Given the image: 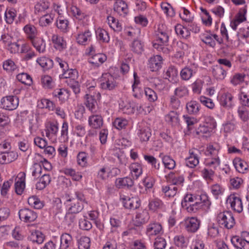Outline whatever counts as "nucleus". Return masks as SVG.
<instances>
[{"mask_svg": "<svg viewBox=\"0 0 249 249\" xmlns=\"http://www.w3.org/2000/svg\"><path fill=\"white\" fill-rule=\"evenodd\" d=\"M211 205V201L206 194L200 195L187 193L181 201V206L188 213H195L200 209L207 211Z\"/></svg>", "mask_w": 249, "mask_h": 249, "instance_id": "f257e3e1", "label": "nucleus"}, {"mask_svg": "<svg viewBox=\"0 0 249 249\" xmlns=\"http://www.w3.org/2000/svg\"><path fill=\"white\" fill-rule=\"evenodd\" d=\"M84 203H87L85 196L79 191L75 192L74 196H68L65 202L68 211L74 213H78L83 210Z\"/></svg>", "mask_w": 249, "mask_h": 249, "instance_id": "f03ea898", "label": "nucleus"}, {"mask_svg": "<svg viewBox=\"0 0 249 249\" xmlns=\"http://www.w3.org/2000/svg\"><path fill=\"white\" fill-rule=\"evenodd\" d=\"M218 224L227 229H232L235 224V220L233 214L230 211H223L219 213L216 217Z\"/></svg>", "mask_w": 249, "mask_h": 249, "instance_id": "7ed1b4c3", "label": "nucleus"}, {"mask_svg": "<svg viewBox=\"0 0 249 249\" xmlns=\"http://www.w3.org/2000/svg\"><path fill=\"white\" fill-rule=\"evenodd\" d=\"M170 31L166 25L160 24L158 26V29L154 34V41L153 43L167 44L169 40Z\"/></svg>", "mask_w": 249, "mask_h": 249, "instance_id": "20e7f679", "label": "nucleus"}, {"mask_svg": "<svg viewBox=\"0 0 249 249\" xmlns=\"http://www.w3.org/2000/svg\"><path fill=\"white\" fill-rule=\"evenodd\" d=\"M117 78L109 73H103L101 78V88L103 89L112 90L118 86Z\"/></svg>", "mask_w": 249, "mask_h": 249, "instance_id": "39448f33", "label": "nucleus"}, {"mask_svg": "<svg viewBox=\"0 0 249 249\" xmlns=\"http://www.w3.org/2000/svg\"><path fill=\"white\" fill-rule=\"evenodd\" d=\"M1 104L3 109L8 110H13L18 107L19 104V100L16 96H7L1 99Z\"/></svg>", "mask_w": 249, "mask_h": 249, "instance_id": "423d86ee", "label": "nucleus"}, {"mask_svg": "<svg viewBox=\"0 0 249 249\" xmlns=\"http://www.w3.org/2000/svg\"><path fill=\"white\" fill-rule=\"evenodd\" d=\"M120 199L124 206L128 209L135 210L140 206V200L136 196L130 197L125 195H121Z\"/></svg>", "mask_w": 249, "mask_h": 249, "instance_id": "0eeeda50", "label": "nucleus"}, {"mask_svg": "<svg viewBox=\"0 0 249 249\" xmlns=\"http://www.w3.org/2000/svg\"><path fill=\"white\" fill-rule=\"evenodd\" d=\"M20 219L26 223H30L35 221L37 217V213L33 210L28 208L20 209L18 212Z\"/></svg>", "mask_w": 249, "mask_h": 249, "instance_id": "6e6552de", "label": "nucleus"}, {"mask_svg": "<svg viewBox=\"0 0 249 249\" xmlns=\"http://www.w3.org/2000/svg\"><path fill=\"white\" fill-rule=\"evenodd\" d=\"M233 99L232 94L228 91L220 93L217 96V100L220 105L227 108H230L233 107Z\"/></svg>", "mask_w": 249, "mask_h": 249, "instance_id": "1a4fd4ad", "label": "nucleus"}, {"mask_svg": "<svg viewBox=\"0 0 249 249\" xmlns=\"http://www.w3.org/2000/svg\"><path fill=\"white\" fill-rule=\"evenodd\" d=\"M227 203L229 204L231 209L235 212L240 213L243 211V204L241 199L236 194L230 195L227 199Z\"/></svg>", "mask_w": 249, "mask_h": 249, "instance_id": "9d476101", "label": "nucleus"}, {"mask_svg": "<svg viewBox=\"0 0 249 249\" xmlns=\"http://www.w3.org/2000/svg\"><path fill=\"white\" fill-rule=\"evenodd\" d=\"M163 233V230L162 226L159 222H151L147 226L146 234L149 237L160 235Z\"/></svg>", "mask_w": 249, "mask_h": 249, "instance_id": "9b49d317", "label": "nucleus"}, {"mask_svg": "<svg viewBox=\"0 0 249 249\" xmlns=\"http://www.w3.org/2000/svg\"><path fill=\"white\" fill-rule=\"evenodd\" d=\"M198 65L195 63L190 64L184 67L180 72V75L182 79L184 80H189L198 70Z\"/></svg>", "mask_w": 249, "mask_h": 249, "instance_id": "f8f14e48", "label": "nucleus"}, {"mask_svg": "<svg viewBox=\"0 0 249 249\" xmlns=\"http://www.w3.org/2000/svg\"><path fill=\"white\" fill-rule=\"evenodd\" d=\"M119 110L124 114H131L134 113V103L130 100L121 99L119 102Z\"/></svg>", "mask_w": 249, "mask_h": 249, "instance_id": "ddd939ff", "label": "nucleus"}, {"mask_svg": "<svg viewBox=\"0 0 249 249\" xmlns=\"http://www.w3.org/2000/svg\"><path fill=\"white\" fill-rule=\"evenodd\" d=\"M198 150H190L189 156L185 159V164L187 166L193 168L196 167L199 162V156Z\"/></svg>", "mask_w": 249, "mask_h": 249, "instance_id": "4468645a", "label": "nucleus"}, {"mask_svg": "<svg viewBox=\"0 0 249 249\" xmlns=\"http://www.w3.org/2000/svg\"><path fill=\"white\" fill-rule=\"evenodd\" d=\"M247 9L245 7L241 8L234 18L231 21L230 26L234 30H236L238 25L246 20Z\"/></svg>", "mask_w": 249, "mask_h": 249, "instance_id": "2eb2a0df", "label": "nucleus"}, {"mask_svg": "<svg viewBox=\"0 0 249 249\" xmlns=\"http://www.w3.org/2000/svg\"><path fill=\"white\" fill-rule=\"evenodd\" d=\"M184 225L187 231L195 232L199 229L200 221L196 217H188L185 220Z\"/></svg>", "mask_w": 249, "mask_h": 249, "instance_id": "dca6fc26", "label": "nucleus"}, {"mask_svg": "<svg viewBox=\"0 0 249 249\" xmlns=\"http://www.w3.org/2000/svg\"><path fill=\"white\" fill-rule=\"evenodd\" d=\"M59 124L57 122H49L46 125V136L49 139L55 140L58 131Z\"/></svg>", "mask_w": 249, "mask_h": 249, "instance_id": "f3484780", "label": "nucleus"}, {"mask_svg": "<svg viewBox=\"0 0 249 249\" xmlns=\"http://www.w3.org/2000/svg\"><path fill=\"white\" fill-rule=\"evenodd\" d=\"M26 175L24 172H20L17 176L15 183V189L16 193L20 195L23 192L25 187Z\"/></svg>", "mask_w": 249, "mask_h": 249, "instance_id": "a211bd4d", "label": "nucleus"}, {"mask_svg": "<svg viewBox=\"0 0 249 249\" xmlns=\"http://www.w3.org/2000/svg\"><path fill=\"white\" fill-rule=\"evenodd\" d=\"M92 34L89 30L84 32H79L76 36V40L78 44L82 45H86L89 44L91 40Z\"/></svg>", "mask_w": 249, "mask_h": 249, "instance_id": "6ab92c4d", "label": "nucleus"}, {"mask_svg": "<svg viewBox=\"0 0 249 249\" xmlns=\"http://www.w3.org/2000/svg\"><path fill=\"white\" fill-rule=\"evenodd\" d=\"M89 125L94 129L100 128L103 125V119L102 116L97 112L93 113L89 116L88 119Z\"/></svg>", "mask_w": 249, "mask_h": 249, "instance_id": "aec40b11", "label": "nucleus"}, {"mask_svg": "<svg viewBox=\"0 0 249 249\" xmlns=\"http://www.w3.org/2000/svg\"><path fill=\"white\" fill-rule=\"evenodd\" d=\"M115 185L118 189H129L134 185V181L130 177L119 178L116 179Z\"/></svg>", "mask_w": 249, "mask_h": 249, "instance_id": "412c9836", "label": "nucleus"}, {"mask_svg": "<svg viewBox=\"0 0 249 249\" xmlns=\"http://www.w3.org/2000/svg\"><path fill=\"white\" fill-rule=\"evenodd\" d=\"M51 41L54 48L59 51L64 50L67 47V43L64 38L57 34L52 35Z\"/></svg>", "mask_w": 249, "mask_h": 249, "instance_id": "4be33fe9", "label": "nucleus"}, {"mask_svg": "<svg viewBox=\"0 0 249 249\" xmlns=\"http://www.w3.org/2000/svg\"><path fill=\"white\" fill-rule=\"evenodd\" d=\"M220 149L221 146L218 143H210L207 146L206 155L207 158H219Z\"/></svg>", "mask_w": 249, "mask_h": 249, "instance_id": "5701e85b", "label": "nucleus"}, {"mask_svg": "<svg viewBox=\"0 0 249 249\" xmlns=\"http://www.w3.org/2000/svg\"><path fill=\"white\" fill-rule=\"evenodd\" d=\"M30 41L39 53H44L46 52V43L42 37L36 36Z\"/></svg>", "mask_w": 249, "mask_h": 249, "instance_id": "b1692460", "label": "nucleus"}, {"mask_svg": "<svg viewBox=\"0 0 249 249\" xmlns=\"http://www.w3.org/2000/svg\"><path fill=\"white\" fill-rule=\"evenodd\" d=\"M107 56L103 53H97L92 55L88 59V62L93 67L98 68L107 60Z\"/></svg>", "mask_w": 249, "mask_h": 249, "instance_id": "393cba45", "label": "nucleus"}, {"mask_svg": "<svg viewBox=\"0 0 249 249\" xmlns=\"http://www.w3.org/2000/svg\"><path fill=\"white\" fill-rule=\"evenodd\" d=\"M113 9L121 16H125L128 13V5L123 0H116Z\"/></svg>", "mask_w": 249, "mask_h": 249, "instance_id": "a878e982", "label": "nucleus"}, {"mask_svg": "<svg viewBox=\"0 0 249 249\" xmlns=\"http://www.w3.org/2000/svg\"><path fill=\"white\" fill-rule=\"evenodd\" d=\"M162 61V58L160 55H154L149 59L148 67L151 71H156L161 68Z\"/></svg>", "mask_w": 249, "mask_h": 249, "instance_id": "bb28decb", "label": "nucleus"}, {"mask_svg": "<svg viewBox=\"0 0 249 249\" xmlns=\"http://www.w3.org/2000/svg\"><path fill=\"white\" fill-rule=\"evenodd\" d=\"M167 180L172 184L171 185L182 186L184 181V178L182 175L176 174L174 172H170L168 175Z\"/></svg>", "mask_w": 249, "mask_h": 249, "instance_id": "cd10ccee", "label": "nucleus"}, {"mask_svg": "<svg viewBox=\"0 0 249 249\" xmlns=\"http://www.w3.org/2000/svg\"><path fill=\"white\" fill-rule=\"evenodd\" d=\"M73 245L72 236L68 233H63L60 237V249H71Z\"/></svg>", "mask_w": 249, "mask_h": 249, "instance_id": "c85d7f7f", "label": "nucleus"}, {"mask_svg": "<svg viewBox=\"0 0 249 249\" xmlns=\"http://www.w3.org/2000/svg\"><path fill=\"white\" fill-rule=\"evenodd\" d=\"M23 30L26 35L27 38L30 40L36 37L38 32L36 28L33 24L28 23L25 25Z\"/></svg>", "mask_w": 249, "mask_h": 249, "instance_id": "c756f323", "label": "nucleus"}, {"mask_svg": "<svg viewBox=\"0 0 249 249\" xmlns=\"http://www.w3.org/2000/svg\"><path fill=\"white\" fill-rule=\"evenodd\" d=\"M86 100L85 104L86 107L92 113H96V107L97 106V102L94 98V95L91 94L86 93L85 96Z\"/></svg>", "mask_w": 249, "mask_h": 249, "instance_id": "7c9ffc66", "label": "nucleus"}, {"mask_svg": "<svg viewBox=\"0 0 249 249\" xmlns=\"http://www.w3.org/2000/svg\"><path fill=\"white\" fill-rule=\"evenodd\" d=\"M51 181L50 176L44 173L39 178V180L36 182V189L38 190H42L50 183Z\"/></svg>", "mask_w": 249, "mask_h": 249, "instance_id": "2f4dec72", "label": "nucleus"}, {"mask_svg": "<svg viewBox=\"0 0 249 249\" xmlns=\"http://www.w3.org/2000/svg\"><path fill=\"white\" fill-rule=\"evenodd\" d=\"M233 165L236 171L244 174L248 170L247 163L239 158H236L233 160Z\"/></svg>", "mask_w": 249, "mask_h": 249, "instance_id": "473e14b6", "label": "nucleus"}, {"mask_svg": "<svg viewBox=\"0 0 249 249\" xmlns=\"http://www.w3.org/2000/svg\"><path fill=\"white\" fill-rule=\"evenodd\" d=\"M52 94L54 97L58 98L61 103H63L67 100L69 96V92L65 89H56Z\"/></svg>", "mask_w": 249, "mask_h": 249, "instance_id": "72a5a7b5", "label": "nucleus"}, {"mask_svg": "<svg viewBox=\"0 0 249 249\" xmlns=\"http://www.w3.org/2000/svg\"><path fill=\"white\" fill-rule=\"evenodd\" d=\"M41 83L42 87L47 89H51L55 86L54 80L49 75H45L41 77Z\"/></svg>", "mask_w": 249, "mask_h": 249, "instance_id": "f704fd0d", "label": "nucleus"}, {"mask_svg": "<svg viewBox=\"0 0 249 249\" xmlns=\"http://www.w3.org/2000/svg\"><path fill=\"white\" fill-rule=\"evenodd\" d=\"M78 72L76 69H69L68 67L61 74V78L69 79L70 82L77 79Z\"/></svg>", "mask_w": 249, "mask_h": 249, "instance_id": "c9c22d12", "label": "nucleus"}, {"mask_svg": "<svg viewBox=\"0 0 249 249\" xmlns=\"http://www.w3.org/2000/svg\"><path fill=\"white\" fill-rule=\"evenodd\" d=\"M28 239L34 243L40 244L44 241L45 235L41 231H35L31 232L28 237Z\"/></svg>", "mask_w": 249, "mask_h": 249, "instance_id": "e433bc0d", "label": "nucleus"}, {"mask_svg": "<svg viewBox=\"0 0 249 249\" xmlns=\"http://www.w3.org/2000/svg\"><path fill=\"white\" fill-rule=\"evenodd\" d=\"M130 47L131 51L137 54H141L144 51V43L139 39L134 40Z\"/></svg>", "mask_w": 249, "mask_h": 249, "instance_id": "4c0bfd02", "label": "nucleus"}, {"mask_svg": "<svg viewBox=\"0 0 249 249\" xmlns=\"http://www.w3.org/2000/svg\"><path fill=\"white\" fill-rule=\"evenodd\" d=\"M138 135L141 142H147L151 136V130L148 127L141 128L138 131Z\"/></svg>", "mask_w": 249, "mask_h": 249, "instance_id": "58836bf2", "label": "nucleus"}, {"mask_svg": "<svg viewBox=\"0 0 249 249\" xmlns=\"http://www.w3.org/2000/svg\"><path fill=\"white\" fill-rule=\"evenodd\" d=\"M159 157L161 158L162 162L166 168L170 170L174 169L176 166V162L170 156L160 153L159 155Z\"/></svg>", "mask_w": 249, "mask_h": 249, "instance_id": "ea45409f", "label": "nucleus"}, {"mask_svg": "<svg viewBox=\"0 0 249 249\" xmlns=\"http://www.w3.org/2000/svg\"><path fill=\"white\" fill-rule=\"evenodd\" d=\"M178 76V71L176 68L173 66L168 68L165 72V78L167 79L170 82L174 83Z\"/></svg>", "mask_w": 249, "mask_h": 249, "instance_id": "a19ab883", "label": "nucleus"}, {"mask_svg": "<svg viewBox=\"0 0 249 249\" xmlns=\"http://www.w3.org/2000/svg\"><path fill=\"white\" fill-rule=\"evenodd\" d=\"M221 164L220 158H207L205 160V164L206 167L217 170Z\"/></svg>", "mask_w": 249, "mask_h": 249, "instance_id": "79ce46f5", "label": "nucleus"}, {"mask_svg": "<svg viewBox=\"0 0 249 249\" xmlns=\"http://www.w3.org/2000/svg\"><path fill=\"white\" fill-rule=\"evenodd\" d=\"M50 4L47 1L41 0L37 2L35 5V13L42 14L49 8Z\"/></svg>", "mask_w": 249, "mask_h": 249, "instance_id": "37998d69", "label": "nucleus"}, {"mask_svg": "<svg viewBox=\"0 0 249 249\" xmlns=\"http://www.w3.org/2000/svg\"><path fill=\"white\" fill-rule=\"evenodd\" d=\"M129 169L133 177L137 179L142 173V167L141 164L138 162H134L130 164Z\"/></svg>", "mask_w": 249, "mask_h": 249, "instance_id": "c03bdc74", "label": "nucleus"}, {"mask_svg": "<svg viewBox=\"0 0 249 249\" xmlns=\"http://www.w3.org/2000/svg\"><path fill=\"white\" fill-rule=\"evenodd\" d=\"M64 173L67 176H70L73 180L76 181H80L83 177L81 172H77L71 168H65L64 170Z\"/></svg>", "mask_w": 249, "mask_h": 249, "instance_id": "a18cd8bd", "label": "nucleus"}, {"mask_svg": "<svg viewBox=\"0 0 249 249\" xmlns=\"http://www.w3.org/2000/svg\"><path fill=\"white\" fill-rule=\"evenodd\" d=\"M95 33L97 39L100 42L103 43L109 42L110 37L107 31L102 28H98Z\"/></svg>", "mask_w": 249, "mask_h": 249, "instance_id": "49530a36", "label": "nucleus"}, {"mask_svg": "<svg viewBox=\"0 0 249 249\" xmlns=\"http://www.w3.org/2000/svg\"><path fill=\"white\" fill-rule=\"evenodd\" d=\"M3 68L7 72L12 73L17 71L18 67L13 60L8 59L3 62Z\"/></svg>", "mask_w": 249, "mask_h": 249, "instance_id": "de8ad7c7", "label": "nucleus"}, {"mask_svg": "<svg viewBox=\"0 0 249 249\" xmlns=\"http://www.w3.org/2000/svg\"><path fill=\"white\" fill-rule=\"evenodd\" d=\"M37 63L44 70H49L53 68V61L46 57H41L36 60Z\"/></svg>", "mask_w": 249, "mask_h": 249, "instance_id": "09e8293b", "label": "nucleus"}, {"mask_svg": "<svg viewBox=\"0 0 249 249\" xmlns=\"http://www.w3.org/2000/svg\"><path fill=\"white\" fill-rule=\"evenodd\" d=\"M163 207V203L161 200L158 198L150 199L148 204L149 209L153 212H156Z\"/></svg>", "mask_w": 249, "mask_h": 249, "instance_id": "8fccbe9b", "label": "nucleus"}, {"mask_svg": "<svg viewBox=\"0 0 249 249\" xmlns=\"http://www.w3.org/2000/svg\"><path fill=\"white\" fill-rule=\"evenodd\" d=\"M199 103L194 100L188 102L186 105L187 112L191 114H197L199 111Z\"/></svg>", "mask_w": 249, "mask_h": 249, "instance_id": "3c124183", "label": "nucleus"}, {"mask_svg": "<svg viewBox=\"0 0 249 249\" xmlns=\"http://www.w3.org/2000/svg\"><path fill=\"white\" fill-rule=\"evenodd\" d=\"M179 190V187L173 185L165 186L162 187V191L166 196L173 197Z\"/></svg>", "mask_w": 249, "mask_h": 249, "instance_id": "603ef678", "label": "nucleus"}, {"mask_svg": "<svg viewBox=\"0 0 249 249\" xmlns=\"http://www.w3.org/2000/svg\"><path fill=\"white\" fill-rule=\"evenodd\" d=\"M17 10L12 8L7 9L4 13L5 19L7 23L12 24L17 17Z\"/></svg>", "mask_w": 249, "mask_h": 249, "instance_id": "864d4df0", "label": "nucleus"}, {"mask_svg": "<svg viewBox=\"0 0 249 249\" xmlns=\"http://www.w3.org/2000/svg\"><path fill=\"white\" fill-rule=\"evenodd\" d=\"M201 40L206 44L209 46L214 48L215 46L216 43L213 38V34L210 32H206L201 36Z\"/></svg>", "mask_w": 249, "mask_h": 249, "instance_id": "5fc2aeb1", "label": "nucleus"}, {"mask_svg": "<svg viewBox=\"0 0 249 249\" xmlns=\"http://www.w3.org/2000/svg\"><path fill=\"white\" fill-rule=\"evenodd\" d=\"M213 74L217 79L222 80L226 75V71L220 66H215L213 68Z\"/></svg>", "mask_w": 249, "mask_h": 249, "instance_id": "6e6d98bb", "label": "nucleus"}, {"mask_svg": "<svg viewBox=\"0 0 249 249\" xmlns=\"http://www.w3.org/2000/svg\"><path fill=\"white\" fill-rule=\"evenodd\" d=\"M189 90L184 85H179L174 90V94L176 97L179 98L186 97L188 95Z\"/></svg>", "mask_w": 249, "mask_h": 249, "instance_id": "4d7b16f0", "label": "nucleus"}, {"mask_svg": "<svg viewBox=\"0 0 249 249\" xmlns=\"http://www.w3.org/2000/svg\"><path fill=\"white\" fill-rule=\"evenodd\" d=\"M28 204L36 209H40L44 206V203L36 196H33L29 197Z\"/></svg>", "mask_w": 249, "mask_h": 249, "instance_id": "13d9d810", "label": "nucleus"}, {"mask_svg": "<svg viewBox=\"0 0 249 249\" xmlns=\"http://www.w3.org/2000/svg\"><path fill=\"white\" fill-rule=\"evenodd\" d=\"M165 121L173 125L178 123V114L177 111H171L165 117Z\"/></svg>", "mask_w": 249, "mask_h": 249, "instance_id": "bf43d9fd", "label": "nucleus"}, {"mask_svg": "<svg viewBox=\"0 0 249 249\" xmlns=\"http://www.w3.org/2000/svg\"><path fill=\"white\" fill-rule=\"evenodd\" d=\"M213 130L209 128V126H206L203 124H200L199 126L196 130V133L201 137H209L211 135Z\"/></svg>", "mask_w": 249, "mask_h": 249, "instance_id": "052dcab7", "label": "nucleus"}, {"mask_svg": "<svg viewBox=\"0 0 249 249\" xmlns=\"http://www.w3.org/2000/svg\"><path fill=\"white\" fill-rule=\"evenodd\" d=\"M107 21L109 27L115 31L119 32L121 30L122 27L118 20L111 16H108Z\"/></svg>", "mask_w": 249, "mask_h": 249, "instance_id": "680f3d73", "label": "nucleus"}, {"mask_svg": "<svg viewBox=\"0 0 249 249\" xmlns=\"http://www.w3.org/2000/svg\"><path fill=\"white\" fill-rule=\"evenodd\" d=\"M54 18L52 14H46L41 17L39 19V25L41 27L49 25L53 21Z\"/></svg>", "mask_w": 249, "mask_h": 249, "instance_id": "e2e57ef3", "label": "nucleus"}, {"mask_svg": "<svg viewBox=\"0 0 249 249\" xmlns=\"http://www.w3.org/2000/svg\"><path fill=\"white\" fill-rule=\"evenodd\" d=\"M56 26L61 32L67 33L69 30V21L68 20L60 17L57 20Z\"/></svg>", "mask_w": 249, "mask_h": 249, "instance_id": "0e129e2a", "label": "nucleus"}, {"mask_svg": "<svg viewBox=\"0 0 249 249\" xmlns=\"http://www.w3.org/2000/svg\"><path fill=\"white\" fill-rule=\"evenodd\" d=\"M17 78L21 83L26 85L30 86L32 84V78L27 73L22 72L17 75Z\"/></svg>", "mask_w": 249, "mask_h": 249, "instance_id": "69168bd1", "label": "nucleus"}, {"mask_svg": "<svg viewBox=\"0 0 249 249\" xmlns=\"http://www.w3.org/2000/svg\"><path fill=\"white\" fill-rule=\"evenodd\" d=\"M175 30L177 34L183 38H187L190 35L188 29L184 28L180 24H178L175 27Z\"/></svg>", "mask_w": 249, "mask_h": 249, "instance_id": "338daca9", "label": "nucleus"}, {"mask_svg": "<svg viewBox=\"0 0 249 249\" xmlns=\"http://www.w3.org/2000/svg\"><path fill=\"white\" fill-rule=\"evenodd\" d=\"M90 239L87 236H82L78 240V249H89Z\"/></svg>", "mask_w": 249, "mask_h": 249, "instance_id": "774afa93", "label": "nucleus"}]
</instances>
